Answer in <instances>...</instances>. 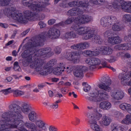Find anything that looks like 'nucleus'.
<instances>
[{"mask_svg": "<svg viewBox=\"0 0 131 131\" xmlns=\"http://www.w3.org/2000/svg\"><path fill=\"white\" fill-rule=\"evenodd\" d=\"M121 109L123 110L126 111L129 113H131V105L127 103H124L119 105Z\"/></svg>", "mask_w": 131, "mask_h": 131, "instance_id": "nucleus-24", "label": "nucleus"}, {"mask_svg": "<svg viewBox=\"0 0 131 131\" xmlns=\"http://www.w3.org/2000/svg\"><path fill=\"white\" fill-rule=\"evenodd\" d=\"M83 85L84 86L83 87L84 91L86 92H88L91 88L90 86L87 84H86V83H83Z\"/></svg>", "mask_w": 131, "mask_h": 131, "instance_id": "nucleus-50", "label": "nucleus"}, {"mask_svg": "<svg viewBox=\"0 0 131 131\" xmlns=\"http://www.w3.org/2000/svg\"><path fill=\"white\" fill-rule=\"evenodd\" d=\"M68 6L70 7H73L75 6H78V7L82 6L84 8H86L89 5L88 3H86L82 1H73L69 2L68 3Z\"/></svg>", "mask_w": 131, "mask_h": 131, "instance_id": "nucleus-16", "label": "nucleus"}, {"mask_svg": "<svg viewBox=\"0 0 131 131\" xmlns=\"http://www.w3.org/2000/svg\"><path fill=\"white\" fill-rule=\"evenodd\" d=\"M118 77L121 80L122 84L125 85H131V71L129 73H119Z\"/></svg>", "mask_w": 131, "mask_h": 131, "instance_id": "nucleus-9", "label": "nucleus"}, {"mask_svg": "<svg viewBox=\"0 0 131 131\" xmlns=\"http://www.w3.org/2000/svg\"><path fill=\"white\" fill-rule=\"evenodd\" d=\"M93 40L96 43L99 44H102L103 42L102 39L99 36L95 35Z\"/></svg>", "mask_w": 131, "mask_h": 131, "instance_id": "nucleus-39", "label": "nucleus"}, {"mask_svg": "<svg viewBox=\"0 0 131 131\" xmlns=\"http://www.w3.org/2000/svg\"><path fill=\"white\" fill-rule=\"evenodd\" d=\"M122 127L118 125L115 126H114L112 131H122Z\"/></svg>", "mask_w": 131, "mask_h": 131, "instance_id": "nucleus-57", "label": "nucleus"}, {"mask_svg": "<svg viewBox=\"0 0 131 131\" xmlns=\"http://www.w3.org/2000/svg\"><path fill=\"white\" fill-rule=\"evenodd\" d=\"M113 35L112 30H107L104 34V36L105 37H107L108 36H111Z\"/></svg>", "mask_w": 131, "mask_h": 131, "instance_id": "nucleus-49", "label": "nucleus"}, {"mask_svg": "<svg viewBox=\"0 0 131 131\" xmlns=\"http://www.w3.org/2000/svg\"><path fill=\"white\" fill-rule=\"evenodd\" d=\"M114 38L115 36L109 37L108 39V42L111 45H115Z\"/></svg>", "mask_w": 131, "mask_h": 131, "instance_id": "nucleus-53", "label": "nucleus"}, {"mask_svg": "<svg viewBox=\"0 0 131 131\" xmlns=\"http://www.w3.org/2000/svg\"><path fill=\"white\" fill-rule=\"evenodd\" d=\"M56 62L57 60L56 59H53L50 60L48 62L45 64H47L50 68H52V67L56 64Z\"/></svg>", "mask_w": 131, "mask_h": 131, "instance_id": "nucleus-46", "label": "nucleus"}, {"mask_svg": "<svg viewBox=\"0 0 131 131\" xmlns=\"http://www.w3.org/2000/svg\"><path fill=\"white\" fill-rule=\"evenodd\" d=\"M85 8L82 6H78L76 8H72L68 11L67 15L68 16H73L82 14L83 13V10H86Z\"/></svg>", "mask_w": 131, "mask_h": 131, "instance_id": "nucleus-12", "label": "nucleus"}, {"mask_svg": "<svg viewBox=\"0 0 131 131\" xmlns=\"http://www.w3.org/2000/svg\"><path fill=\"white\" fill-rule=\"evenodd\" d=\"M9 112L4 113L2 115L3 121L14 124L10 125L12 127H15L18 126L20 131H27L23 126L24 122L20 120L23 117L21 114V107L16 104L13 103L9 106Z\"/></svg>", "mask_w": 131, "mask_h": 131, "instance_id": "nucleus-2", "label": "nucleus"}, {"mask_svg": "<svg viewBox=\"0 0 131 131\" xmlns=\"http://www.w3.org/2000/svg\"><path fill=\"white\" fill-rule=\"evenodd\" d=\"M106 60L110 63H111L114 62L117 60L116 57H115L113 56H111L110 59Z\"/></svg>", "mask_w": 131, "mask_h": 131, "instance_id": "nucleus-62", "label": "nucleus"}, {"mask_svg": "<svg viewBox=\"0 0 131 131\" xmlns=\"http://www.w3.org/2000/svg\"><path fill=\"white\" fill-rule=\"evenodd\" d=\"M114 48L119 50H130L131 49V42L116 45L114 47Z\"/></svg>", "mask_w": 131, "mask_h": 131, "instance_id": "nucleus-17", "label": "nucleus"}, {"mask_svg": "<svg viewBox=\"0 0 131 131\" xmlns=\"http://www.w3.org/2000/svg\"><path fill=\"white\" fill-rule=\"evenodd\" d=\"M111 104L107 101H103L101 102L99 104V107L101 109L107 110L109 109L111 107Z\"/></svg>", "mask_w": 131, "mask_h": 131, "instance_id": "nucleus-23", "label": "nucleus"}, {"mask_svg": "<svg viewBox=\"0 0 131 131\" xmlns=\"http://www.w3.org/2000/svg\"><path fill=\"white\" fill-rule=\"evenodd\" d=\"M74 20V18L73 17L68 18L64 23L63 21L58 24L57 25L58 26H64V24L68 25L72 23Z\"/></svg>", "mask_w": 131, "mask_h": 131, "instance_id": "nucleus-29", "label": "nucleus"}, {"mask_svg": "<svg viewBox=\"0 0 131 131\" xmlns=\"http://www.w3.org/2000/svg\"><path fill=\"white\" fill-rule=\"evenodd\" d=\"M77 68L79 69L83 73L87 72L88 70V68L85 66H78L77 67Z\"/></svg>", "mask_w": 131, "mask_h": 131, "instance_id": "nucleus-44", "label": "nucleus"}, {"mask_svg": "<svg viewBox=\"0 0 131 131\" xmlns=\"http://www.w3.org/2000/svg\"><path fill=\"white\" fill-rule=\"evenodd\" d=\"M92 17L88 15H84L79 17L77 23L82 25L86 24L93 21Z\"/></svg>", "mask_w": 131, "mask_h": 131, "instance_id": "nucleus-14", "label": "nucleus"}, {"mask_svg": "<svg viewBox=\"0 0 131 131\" xmlns=\"http://www.w3.org/2000/svg\"><path fill=\"white\" fill-rule=\"evenodd\" d=\"M82 54L85 57H90L93 56V51L86 50L82 52Z\"/></svg>", "mask_w": 131, "mask_h": 131, "instance_id": "nucleus-42", "label": "nucleus"}, {"mask_svg": "<svg viewBox=\"0 0 131 131\" xmlns=\"http://www.w3.org/2000/svg\"><path fill=\"white\" fill-rule=\"evenodd\" d=\"M31 11L26 10L24 12V14L25 17L27 18V21L28 20L32 21L33 20V12Z\"/></svg>", "mask_w": 131, "mask_h": 131, "instance_id": "nucleus-26", "label": "nucleus"}, {"mask_svg": "<svg viewBox=\"0 0 131 131\" xmlns=\"http://www.w3.org/2000/svg\"><path fill=\"white\" fill-rule=\"evenodd\" d=\"M54 51L57 54H60L61 51V49L59 47H56L54 50Z\"/></svg>", "mask_w": 131, "mask_h": 131, "instance_id": "nucleus-60", "label": "nucleus"}, {"mask_svg": "<svg viewBox=\"0 0 131 131\" xmlns=\"http://www.w3.org/2000/svg\"><path fill=\"white\" fill-rule=\"evenodd\" d=\"M12 92L14 93V96L15 97L20 96L24 94V92L19 90L12 89Z\"/></svg>", "mask_w": 131, "mask_h": 131, "instance_id": "nucleus-37", "label": "nucleus"}, {"mask_svg": "<svg viewBox=\"0 0 131 131\" xmlns=\"http://www.w3.org/2000/svg\"><path fill=\"white\" fill-rule=\"evenodd\" d=\"M122 8L126 12L131 13V2H125L124 7H122Z\"/></svg>", "mask_w": 131, "mask_h": 131, "instance_id": "nucleus-25", "label": "nucleus"}, {"mask_svg": "<svg viewBox=\"0 0 131 131\" xmlns=\"http://www.w3.org/2000/svg\"><path fill=\"white\" fill-rule=\"evenodd\" d=\"M87 117L89 118L88 123L90 125H93L97 123V120H99L102 115L98 112L96 114H93L91 112H88L87 114Z\"/></svg>", "mask_w": 131, "mask_h": 131, "instance_id": "nucleus-10", "label": "nucleus"}, {"mask_svg": "<svg viewBox=\"0 0 131 131\" xmlns=\"http://www.w3.org/2000/svg\"><path fill=\"white\" fill-rule=\"evenodd\" d=\"M93 57L87 58L85 60V62L87 64L91 66L93 65Z\"/></svg>", "mask_w": 131, "mask_h": 131, "instance_id": "nucleus-54", "label": "nucleus"}, {"mask_svg": "<svg viewBox=\"0 0 131 131\" xmlns=\"http://www.w3.org/2000/svg\"><path fill=\"white\" fill-rule=\"evenodd\" d=\"M38 115L35 111H33V131H42L40 128L46 130V123L43 121L38 120Z\"/></svg>", "mask_w": 131, "mask_h": 131, "instance_id": "nucleus-8", "label": "nucleus"}, {"mask_svg": "<svg viewBox=\"0 0 131 131\" xmlns=\"http://www.w3.org/2000/svg\"><path fill=\"white\" fill-rule=\"evenodd\" d=\"M131 39V32L129 33L128 36H125L124 38V40L126 41H129Z\"/></svg>", "mask_w": 131, "mask_h": 131, "instance_id": "nucleus-59", "label": "nucleus"}, {"mask_svg": "<svg viewBox=\"0 0 131 131\" xmlns=\"http://www.w3.org/2000/svg\"><path fill=\"white\" fill-rule=\"evenodd\" d=\"M111 121V118L105 115L103 116L101 120L99 121L101 124H103L105 126H108L110 124Z\"/></svg>", "mask_w": 131, "mask_h": 131, "instance_id": "nucleus-22", "label": "nucleus"}, {"mask_svg": "<svg viewBox=\"0 0 131 131\" xmlns=\"http://www.w3.org/2000/svg\"><path fill=\"white\" fill-rule=\"evenodd\" d=\"M123 18L125 22H131V15L130 14H126L124 15Z\"/></svg>", "mask_w": 131, "mask_h": 131, "instance_id": "nucleus-41", "label": "nucleus"}, {"mask_svg": "<svg viewBox=\"0 0 131 131\" xmlns=\"http://www.w3.org/2000/svg\"><path fill=\"white\" fill-rule=\"evenodd\" d=\"M103 0H91V2L93 4L96 5H101V3L104 2Z\"/></svg>", "mask_w": 131, "mask_h": 131, "instance_id": "nucleus-52", "label": "nucleus"}, {"mask_svg": "<svg viewBox=\"0 0 131 131\" xmlns=\"http://www.w3.org/2000/svg\"><path fill=\"white\" fill-rule=\"evenodd\" d=\"M101 25L103 27H107L110 25L107 16L102 17L100 20Z\"/></svg>", "mask_w": 131, "mask_h": 131, "instance_id": "nucleus-28", "label": "nucleus"}, {"mask_svg": "<svg viewBox=\"0 0 131 131\" xmlns=\"http://www.w3.org/2000/svg\"><path fill=\"white\" fill-rule=\"evenodd\" d=\"M80 49L81 50H84L88 48L90 46V43L87 41H85L80 43Z\"/></svg>", "mask_w": 131, "mask_h": 131, "instance_id": "nucleus-35", "label": "nucleus"}, {"mask_svg": "<svg viewBox=\"0 0 131 131\" xmlns=\"http://www.w3.org/2000/svg\"><path fill=\"white\" fill-rule=\"evenodd\" d=\"M78 53L75 51L67 53L65 58L74 63H78L80 61V57L78 55Z\"/></svg>", "mask_w": 131, "mask_h": 131, "instance_id": "nucleus-11", "label": "nucleus"}, {"mask_svg": "<svg viewBox=\"0 0 131 131\" xmlns=\"http://www.w3.org/2000/svg\"><path fill=\"white\" fill-rule=\"evenodd\" d=\"M102 83L98 85L100 89L99 90H95L90 93L89 95L92 97H95L99 96V92L100 91L103 94V99L102 101L107 100L109 97L108 93L106 91L110 92L111 89V88L110 86L111 83V80L108 77H104L102 79Z\"/></svg>", "mask_w": 131, "mask_h": 131, "instance_id": "nucleus-4", "label": "nucleus"}, {"mask_svg": "<svg viewBox=\"0 0 131 131\" xmlns=\"http://www.w3.org/2000/svg\"><path fill=\"white\" fill-rule=\"evenodd\" d=\"M32 87V85H30V84H28L27 85H25L24 86H20V89H23L24 88H27L29 89L30 88Z\"/></svg>", "mask_w": 131, "mask_h": 131, "instance_id": "nucleus-64", "label": "nucleus"}, {"mask_svg": "<svg viewBox=\"0 0 131 131\" xmlns=\"http://www.w3.org/2000/svg\"><path fill=\"white\" fill-rule=\"evenodd\" d=\"M71 48L72 49L75 50L81 49L80 43L72 45L71 46Z\"/></svg>", "mask_w": 131, "mask_h": 131, "instance_id": "nucleus-51", "label": "nucleus"}, {"mask_svg": "<svg viewBox=\"0 0 131 131\" xmlns=\"http://www.w3.org/2000/svg\"><path fill=\"white\" fill-rule=\"evenodd\" d=\"M14 66L13 67V69L15 70V71H20V70H21V68L18 64V62H15L14 64Z\"/></svg>", "mask_w": 131, "mask_h": 131, "instance_id": "nucleus-48", "label": "nucleus"}, {"mask_svg": "<svg viewBox=\"0 0 131 131\" xmlns=\"http://www.w3.org/2000/svg\"><path fill=\"white\" fill-rule=\"evenodd\" d=\"M74 74L75 77H82L83 75V74L82 72H81L80 70L78 69L74 73Z\"/></svg>", "mask_w": 131, "mask_h": 131, "instance_id": "nucleus-45", "label": "nucleus"}, {"mask_svg": "<svg viewBox=\"0 0 131 131\" xmlns=\"http://www.w3.org/2000/svg\"><path fill=\"white\" fill-rule=\"evenodd\" d=\"M63 69H65V72L67 74L71 73L73 69V67L72 65L64 67Z\"/></svg>", "mask_w": 131, "mask_h": 131, "instance_id": "nucleus-40", "label": "nucleus"}, {"mask_svg": "<svg viewBox=\"0 0 131 131\" xmlns=\"http://www.w3.org/2000/svg\"><path fill=\"white\" fill-rule=\"evenodd\" d=\"M76 36L75 33L72 31L69 32L66 34L64 35L65 38L69 39L71 38H74Z\"/></svg>", "mask_w": 131, "mask_h": 131, "instance_id": "nucleus-31", "label": "nucleus"}, {"mask_svg": "<svg viewBox=\"0 0 131 131\" xmlns=\"http://www.w3.org/2000/svg\"><path fill=\"white\" fill-rule=\"evenodd\" d=\"M71 28L74 30L77 34L83 36L82 39L84 40H88L94 36L95 29L93 28L86 26L80 27L77 24H73Z\"/></svg>", "mask_w": 131, "mask_h": 131, "instance_id": "nucleus-6", "label": "nucleus"}, {"mask_svg": "<svg viewBox=\"0 0 131 131\" xmlns=\"http://www.w3.org/2000/svg\"><path fill=\"white\" fill-rule=\"evenodd\" d=\"M109 20L110 25L113 23H118V21L116 17L114 16L111 15L107 16Z\"/></svg>", "mask_w": 131, "mask_h": 131, "instance_id": "nucleus-33", "label": "nucleus"}, {"mask_svg": "<svg viewBox=\"0 0 131 131\" xmlns=\"http://www.w3.org/2000/svg\"><path fill=\"white\" fill-rule=\"evenodd\" d=\"M112 28L114 31H119L122 29V27L121 26L118 24H114L113 25Z\"/></svg>", "mask_w": 131, "mask_h": 131, "instance_id": "nucleus-38", "label": "nucleus"}, {"mask_svg": "<svg viewBox=\"0 0 131 131\" xmlns=\"http://www.w3.org/2000/svg\"><path fill=\"white\" fill-rule=\"evenodd\" d=\"M110 94L113 99L117 100L122 99L124 96V93L122 90L116 89L111 90Z\"/></svg>", "mask_w": 131, "mask_h": 131, "instance_id": "nucleus-13", "label": "nucleus"}, {"mask_svg": "<svg viewBox=\"0 0 131 131\" xmlns=\"http://www.w3.org/2000/svg\"><path fill=\"white\" fill-rule=\"evenodd\" d=\"M53 52L49 47L43 48L38 50L37 48H33V68L35 71L39 72L40 74L47 75L51 73L52 71V68H50L45 64L43 66V61L40 59V57L45 58H49L53 55Z\"/></svg>", "mask_w": 131, "mask_h": 131, "instance_id": "nucleus-1", "label": "nucleus"}, {"mask_svg": "<svg viewBox=\"0 0 131 131\" xmlns=\"http://www.w3.org/2000/svg\"><path fill=\"white\" fill-rule=\"evenodd\" d=\"M121 123L126 124H131V115H127L125 118L122 121Z\"/></svg>", "mask_w": 131, "mask_h": 131, "instance_id": "nucleus-34", "label": "nucleus"}, {"mask_svg": "<svg viewBox=\"0 0 131 131\" xmlns=\"http://www.w3.org/2000/svg\"><path fill=\"white\" fill-rule=\"evenodd\" d=\"M27 18L25 17L24 14L21 13H14L13 18L17 20L18 22L23 24H26L27 22Z\"/></svg>", "mask_w": 131, "mask_h": 131, "instance_id": "nucleus-15", "label": "nucleus"}, {"mask_svg": "<svg viewBox=\"0 0 131 131\" xmlns=\"http://www.w3.org/2000/svg\"><path fill=\"white\" fill-rule=\"evenodd\" d=\"M33 40L32 38L29 39L28 43L25 45V47L28 49L23 52L21 54L23 58H27V61L29 62H32L33 55Z\"/></svg>", "mask_w": 131, "mask_h": 131, "instance_id": "nucleus-7", "label": "nucleus"}, {"mask_svg": "<svg viewBox=\"0 0 131 131\" xmlns=\"http://www.w3.org/2000/svg\"><path fill=\"white\" fill-rule=\"evenodd\" d=\"M115 45L121 42L122 39L118 36H115Z\"/></svg>", "mask_w": 131, "mask_h": 131, "instance_id": "nucleus-56", "label": "nucleus"}, {"mask_svg": "<svg viewBox=\"0 0 131 131\" xmlns=\"http://www.w3.org/2000/svg\"><path fill=\"white\" fill-rule=\"evenodd\" d=\"M60 34L59 30L54 28H51L47 34L45 31L42 32L33 38V48H36V47L43 45L45 38L47 36L51 39H55L58 38Z\"/></svg>", "mask_w": 131, "mask_h": 131, "instance_id": "nucleus-3", "label": "nucleus"}, {"mask_svg": "<svg viewBox=\"0 0 131 131\" xmlns=\"http://www.w3.org/2000/svg\"><path fill=\"white\" fill-rule=\"evenodd\" d=\"M91 128L94 131H102V129L97 123L93 125H90Z\"/></svg>", "mask_w": 131, "mask_h": 131, "instance_id": "nucleus-36", "label": "nucleus"}, {"mask_svg": "<svg viewBox=\"0 0 131 131\" xmlns=\"http://www.w3.org/2000/svg\"><path fill=\"white\" fill-rule=\"evenodd\" d=\"M61 69L60 67H58L55 68L53 72L54 74L57 75H59L60 74H58V72H60Z\"/></svg>", "mask_w": 131, "mask_h": 131, "instance_id": "nucleus-61", "label": "nucleus"}, {"mask_svg": "<svg viewBox=\"0 0 131 131\" xmlns=\"http://www.w3.org/2000/svg\"><path fill=\"white\" fill-rule=\"evenodd\" d=\"M99 92V96L97 97H92L90 96H87L86 97V99L88 101L90 102H99L102 101L103 99V94L100 92Z\"/></svg>", "mask_w": 131, "mask_h": 131, "instance_id": "nucleus-19", "label": "nucleus"}, {"mask_svg": "<svg viewBox=\"0 0 131 131\" xmlns=\"http://www.w3.org/2000/svg\"><path fill=\"white\" fill-rule=\"evenodd\" d=\"M22 2L24 5L27 6L29 9H33V0H22Z\"/></svg>", "mask_w": 131, "mask_h": 131, "instance_id": "nucleus-30", "label": "nucleus"}, {"mask_svg": "<svg viewBox=\"0 0 131 131\" xmlns=\"http://www.w3.org/2000/svg\"><path fill=\"white\" fill-rule=\"evenodd\" d=\"M11 0H0V6H5L8 5Z\"/></svg>", "mask_w": 131, "mask_h": 131, "instance_id": "nucleus-47", "label": "nucleus"}, {"mask_svg": "<svg viewBox=\"0 0 131 131\" xmlns=\"http://www.w3.org/2000/svg\"><path fill=\"white\" fill-rule=\"evenodd\" d=\"M10 9L9 8H5L4 10V13L5 15L8 16L9 17H11L13 18V16L14 14V13H12L10 11Z\"/></svg>", "mask_w": 131, "mask_h": 131, "instance_id": "nucleus-43", "label": "nucleus"}, {"mask_svg": "<svg viewBox=\"0 0 131 131\" xmlns=\"http://www.w3.org/2000/svg\"><path fill=\"white\" fill-rule=\"evenodd\" d=\"M125 1L121 0L118 1L117 0L114 1L112 3L113 7L115 9L117 10L119 9L121 6L122 7H124V4Z\"/></svg>", "mask_w": 131, "mask_h": 131, "instance_id": "nucleus-20", "label": "nucleus"}, {"mask_svg": "<svg viewBox=\"0 0 131 131\" xmlns=\"http://www.w3.org/2000/svg\"><path fill=\"white\" fill-rule=\"evenodd\" d=\"M4 122V123H6V127H5V128L4 129L2 130L1 131H10V129L9 128H17L18 129V126H17V127H12V126L10 125L12 124H12V123H11L10 122H7L6 121H4L3 120H2Z\"/></svg>", "mask_w": 131, "mask_h": 131, "instance_id": "nucleus-32", "label": "nucleus"}, {"mask_svg": "<svg viewBox=\"0 0 131 131\" xmlns=\"http://www.w3.org/2000/svg\"><path fill=\"white\" fill-rule=\"evenodd\" d=\"M2 91L4 94L6 95L9 93H12V89L11 88H9L5 90H3Z\"/></svg>", "mask_w": 131, "mask_h": 131, "instance_id": "nucleus-58", "label": "nucleus"}, {"mask_svg": "<svg viewBox=\"0 0 131 131\" xmlns=\"http://www.w3.org/2000/svg\"><path fill=\"white\" fill-rule=\"evenodd\" d=\"M99 49L100 52L104 55L111 54L113 51V50L111 48L107 46H103L99 47Z\"/></svg>", "mask_w": 131, "mask_h": 131, "instance_id": "nucleus-18", "label": "nucleus"}, {"mask_svg": "<svg viewBox=\"0 0 131 131\" xmlns=\"http://www.w3.org/2000/svg\"><path fill=\"white\" fill-rule=\"evenodd\" d=\"M93 65L89 66V68L91 70H92L96 68V66L100 64L101 63V61L98 58L93 57Z\"/></svg>", "mask_w": 131, "mask_h": 131, "instance_id": "nucleus-21", "label": "nucleus"}, {"mask_svg": "<svg viewBox=\"0 0 131 131\" xmlns=\"http://www.w3.org/2000/svg\"><path fill=\"white\" fill-rule=\"evenodd\" d=\"M100 52V51L99 47L98 48V49H96L94 51H93V56H97L99 54Z\"/></svg>", "mask_w": 131, "mask_h": 131, "instance_id": "nucleus-63", "label": "nucleus"}, {"mask_svg": "<svg viewBox=\"0 0 131 131\" xmlns=\"http://www.w3.org/2000/svg\"><path fill=\"white\" fill-rule=\"evenodd\" d=\"M3 118H2V120L0 121L1 124L0 125V131H1L2 130L4 129V128L6 127V124L5 123H4L3 121Z\"/></svg>", "mask_w": 131, "mask_h": 131, "instance_id": "nucleus-55", "label": "nucleus"}, {"mask_svg": "<svg viewBox=\"0 0 131 131\" xmlns=\"http://www.w3.org/2000/svg\"><path fill=\"white\" fill-rule=\"evenodd\" d=\"M50 4L49 3L43 2L41 0H33V20L36 19L43 20L45 15L42 14L39 17L38 14L41 11L48 12L49 10L46 7Z\"/></svg>", "mask_w": 131, "mask_h": 131, "instance_id": "nucleus-5", "label": "nucleus"}, {"mask_svg": "<svg viewBox=\"0 0 131 131\" xmlns=\"http://www.w3.org/2000/svg\"><path fill=\"white\" fill-rule=\"evenodd\" d=\"M23 108L21 109L22 111L25 114H27L29 112L32 111V108L28 104L25 103L23 104Z\"/></svg>", "mask_w": 131, "mask_h": 131, "instance_id": "nucleus-27", "label": "nucleus"}]
</instances>
